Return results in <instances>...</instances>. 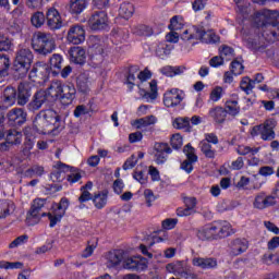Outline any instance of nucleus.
Returning <instances> with one entry per match:
<instances>
[{"label":"nucleus","instance_id":"obj_1","mask_svg":"<svg viewBox=\"0 0 279 279\" xmlns=\"http://www.w3.org/2000/svg\"><path fill=\"white\" fill-rule=\"evenodd\" d=\"M279 13L278 11L271 10H260L255 13V25L258 27V32H260L262 40H266V43H274L277 38H279V22H278Z\"/></svg>","mask_w":279,"mask_h":279},{"label":"nucleus","instance_id":"obj_2","mask_svg":"<svg viewBox=\"0 0 279 279\" xmlns=\"http://www.w3.org/2000/svg\"><path fill=\"white\" fill-rule=\"evenodd\" d=\"M64 88V84L62 81H53L50 86L44 90H38L34 94L33 100L26 106L29 112H36V110H40L44 104H53V101H58L62 95V90Z\"/></svg>","mask_w":279,"mask_h":279},{"label":"nucleus","instance_id":"obj_3","mask_svg":"<svg viewBox=\"0 0 279 279\" xmlns=\"http://www.w3.org/2000/svg\"><path fill=\"white\" fill-rule=\"evenodd\" d=\"M34 62V53L29 48H22L16 52L15 60L12 65V75L14 80H23L27 77L29 69Z\"/></svg>","mask_w":279,"mask_h":279},{"label":"nucleus","instance_id":"obj_4","mask_svg":"<svg viewBox=\"0 0 279 279\" xmlns=\"http://www.w3.org/2000/svg\"><path fill=\"white\" fill-rule=\"evenodd\" d=\"M54 167L56 170L50 173L52 182H64V180H68L70 184H75V182L82 180V174L75 167H71L62 161H58Z\"/></svg>","mask_w":279,"mask_h":279},{"label":"nucleus","instance_id":"obj_5","mask_svg":"<svg viewBox=\"0 0 279 279\" xmlns=\"http://www.w3.org/2000/svg\"><path fill=\"white\" fill-rule=\"evenodd\" d=\"M32 49L37 56H47L56 49V39L49 33L37 32L32 37Z\"/></svg>","mask_w":279,"mask_h":279},{"label":"nucleus","instance_id":"obj_6","mask_svg":"<svg viewBox=\"0 0 279 279\" xmlns=\"http://www.w3.org/2000/svg\"><path fill=\"white\" fill-rule=\"evenodd\" d=\"M276 121L274 119H268L259 125L253 126L251 131L252 136H260L262 141H274L276 138Z\"/></svg>","mask_w":279,"mask_h":279},{"label":"nucleus","instance_id":"obj_7","mask_svg":"<svg viewBox=\"0 0 279 279\" xmlns=\"http://www.w3.org/2000/svg\"><path fill=\"white\" fill-rule=\"evenodd\" d=\"M0 138H5V142L0 144V151H10V147L23 143V133L16 130L0 131Z\"/></svg>","mask_w":279,"mask_h":279},{"label":"nucleus","instance_id":"obj_8","mask_svg":"<svg viewBox=\"0 0 279 279\" xmlns=\"http://www.w3.org/2000/svg\"><path fill=\"white\" fill-rule=\"evenodd\" d=\"M45 120L48 125H50L51 134L58 136L62 130H64V122H62V117L56 112L53 109L41 110Z\"/></svg>","mask_w":279,"mask_h":279},{"label":"nucleus","instance_id":"obj_9","mask_svg":"<svg viewBox=\"0 0 279 279\" xmlns=\"http://www.w3.org/2000/svg\"><path fill=\"white\" fill-rule=\"evenodd\" d=\"M88 27L93 32H104L108 27V13L106 10L93 11L88 19Z\"/></svg>","mask_w":279,"mask_h":279},{"label":"nucleus","instance_id":"obj_10","mask_svg":"<svg viewBox=\"0 0 279 279\" xmlns=\"http://www.w3.org/2000/svg\"><path fill=\"white\" fill-rule=\"evenodd\" d=\"M69 198L62 197L58 204L53 205V215L51 213H48L50 228H56V226H58V223L62 221V217L66 215V210L69 209Z\"/></svg>","mask_w":279,"mask_h":279},{"label":"nucleus","instance_id":"obj_11","mask_svg":"<svg viewBox=\"0 0 279 279\" xmlns=\"http://www.w3.org/2000/svg\"><path fill=\"white\" fill-rule=\"evenodd\" d=\"M194 32L195 40H201V43H205L206 45H217L221 40V37L213 29L206 31L204 26H194Z\"/></svg>","mask_w":279,"mask_h":279},{"label":"nucleus","instance_id":"obj_12","mask_svg":"<svg viewBox=\"0 0 279 279\" xmlns=\"http://www.w3.org/2000/svg\"><path fill=\"white\" fill-rule=\"evenodd\" d=\"M167 271L169 274H173L174 276H178L179 278L184 279H195L197 276L191 271V269L186 268L184 266L183 262H174L170 263L166 266Z\"/></svg>","mask_w":279,"mask_h":279},{"label":"nucleus","instance_id":"obj_13","mask_svg":"<svg viewBox=\"0 0 279 279\" xmlns=\"http://www.w3.org/2000/svg\"><path fill=\"white\" fill-rule=\"evenodd\" d=\"M46 24L47 27L52 32L62 29V27H64V22H62V15H60V11L53 7L49 8L46 12Z\"/></svg>","mask_w":279,"mask_h":279},{"label":"nucleus","instance_id":"obj_14","mask_svg":"<svg viewBox=\"0 0 279 279\" xmlns=\"http://www.w3.org/2000/svg\"><path fill=\"white\" fill-rule=\"evenodd\" d=\"M184 100V92L179 88H172L163 94V105L166 108H175Z\"/></svg>","mask_w":279,"mask_h":279},{"label":"nucleus","instance_id":"obj_15","mask_svg":"<svg viewBox=\"0 0 279 279\" xmlns=\"http://www.w3.org/2000/svg\"><path fill=\"white\" fill-rule=\"evenodd\" d=\"M123 267L124 269H129V271H137L141 274V271H145L148 267L147 258L135 256V257H129L123 260Z\"/></svg>","mask_w":279,"mask_h":279},{"label":"nucleus","instance_id":"obj_16","mask_svg":"<svg viewBox=\"0 0 279 279\" xmlns=\"http://www.w3.org/2000/svg\"><path fill=\"white\" fill-rule=\"evenodd\" d=\"M68 43L72 45H82L86 40V31L83 25H72L66 35Z\"/></svg>","mask_w":279,"mask_h":279},{"label":"nucleus","instance_id":"obj_17","mask_svg":"<svg viewBox=\"0 0 279 279\" xmlns=\"http://www.w3.org/2000/svg\"><path fill=\"white\" fill-rule=\"evenodd\" d=\"M155 162L156 165H165L169 160V154H172L173 149L167 143H155Z\"/></svg>","mask_w":279,"mask_h":279},{"label":"nucleus","instance_id":"obj_18","mask_svg":"<svg viewBox=\"0 0 279 279\" xmlns=\"http://www.w3.org/2000/svg\"><path fill=\"white\" fill-rule=\"evenodd\" d=\"M196 236L201 241H219L217 232V221H214L198 229L196 232Z\"/></svg>","mask_w":279,"mask_h":279},{"label":"nucleus","instance_id":"obj_19","mask_svg":"<svg viewBox=\"0 0 279 279\" xmlns=\"http://www.w3.org/2000/svg\"><path fill=\"white\" fill-rule=\"evenodd\" d=\"M9 125H12L13 128H20L27 121V112L21 108L12 109L7 114Z\"/></svg>","mask_w":279,"mask_h":279},{"label":"nucleus","instance_id":"obj_20","mask_svg":"<svg viewBox=\"0 0 279 279\" xmlns=\"http://www.w3.org/2000/svg\"><path fill=\"white\" fill-rule=\"evenodd\" d=\"M76 95H77V89L75 88V85L64 84L63 89L61 92V96L59 97V100L61 101L62 106H71Z\"/></svg>","mask_w":279,"mask_h":279},{"label":"nucleus","instance_id":"obj_21","mask_svg":"<svg viewBox=\"0 0 279 279\" xmlns=\"http://www.w3.org/2000/svg\"><path fill=\"white\" fill-rule=\"evenodd\" d=\"M33 129L37 134H51V126L47 123L43 111L36 114L33 121Z\"/></svg>","mask_w":279,"mask_h":279},{"label":"nucleus","instance_id":"obj_22","mask_svg":"<svg viewBox=\"0 0 279 279\" xmlns=\"http://www.w3.org/2000/svg\"><path fill=\"white\" fill-rule=\"evenodd\" d=\"M86 8H88V0H70L65 5V10L72 14V16H80Z\"/></svg>","mask_w":279,"mask_h":279},{"label":"nucleus","instance_id":"obj_23","mask_svg":"<svg viewBox=\"0 0 279 279\" xmlns=\"http://www.w3.org/2000/svg\"><path fill=\"white\" fill-rule=\"evenodd\" d=\"M125 252L123 250L110 251L107 255V267L108 269H114L121 265Z\"/></svg>","mask_w":279,"mask_h":279},{"label":"nucleus","instance_id":"obj_24","mask_svg":"<svg viewBox=\"0 0 279 279\" xmlns=\"http://www.w3.org/2000/svg\"><path fill=\"white\" fill-rule=\"evenodd\" d=\"M70 62L74 64H86V50L80 46L71 47L69 50Z\"/></svg>","mask_w":279,"mask_h":279},{"label":"nucleus","instance_id":"obj_25","mask_svg":"<svg viewBox=\"0 0 279 279\" xmlns=\"http://www.w3.org/2000/svg\"><path fill=\"white\" fill-rule=\"evenodd\" d=\"M246 47L254 53H263L267 49V45H265L264 39L259 35L248 37L246 39Z\"/></svg>","mask_w":279,"mask_h":279},{"label":"nucleus","instance_id":"obj_26","mask_svg":"<svg viewBox=\"0 0 279 279\" xmlns=\"http://www.w3.org/2000/svg\"><path fill=\"white\" fill-rule=\"evenodd\" d=\"M216 232H218V240L228 239V236H232V234H234V229H232V225H230V222L226 220H217Z\"/></svg>","mask_w":279,"mask_h":279},{"label":"nucleus","instance_id":"obj_27","mask_svg":"<svg viewBox=\"0 0 279 279\" xmlns=\"http://www.w3.org/2000/svg\"><path fill=\"white\" fill-rule=\"evenodd\" d=\"M32 97V86L28 83H21L17 87V104L19 106H25Z\"/></svg>","mask_w":279,"mask_h":279},{"label":"nucleus","instance_id":"obj_28","mask_svg":"<svg viewBox=\"0 0 279 279\" xmlns=\"http://www.w3.org/2000/svg\"><path fill=\"white\" fill-rule=\"evenodd\" d=\"M274 196L265 194L264 192H260L256 195L255 201L253 203L254 208H257L258 210H264V208H269V206H274Z\"/></svg>","mask_w":279,"mask_h":279},{"label":"nucleus","instance_id":"obj_29","mask_svg":"<svg viewBox=\"0 0 279 279\" xmlns=\"http://www.w3.org/2000/svg\"><path fill=\"white\" fill-rule=\"evenodd\" d=\"M248 243L246 239L238 238L230 243L232 256H240L243 252H247Z\"/></svg>","mask_w":279,"mask_h":279},{"label":"nucleus","instance_id":"obj_30","mask_svg":"<svg viewBox=\"0 0 279 279\" xmlns=\"http://www.w3.org/2000/svg\"><path fill=\"white\" fill-rule=\"evenodd\" d=\"M208 116L215 121V123L221 124L226 123V117H228V113L223 107L216 106L209 109Z\"/></svg>","mask_w":279,"mask_h":279},{"label":"nucleus","instance_id":"obj_31","mask_svg":"<svg viewBox=\"0 0 279 279\" xmlns=\"http://www.w3.org/2000/svg\"><path fill=\"white\" fill-rule=\"evenodd\" d=\"M192 264L194 267H201V269H215L217 267V259L213 257H194Z\"/></svg>","mask_w":279,"mask_h":279},{"label":"nucleus","instance_id":"obj_32","mask_svg":"<svg viewBox=\"0 0 279 279\" xmlns=\"http://www.w3.org/2000/svg\"><path fill=\"white\" fill-rule=\"evenodd\" d=\"M45 204H47V198H37L34 201L28 215L33 219H37V221H40V211L43 208H45Z\"/></svg>","mask_w":279,"mask_h":279},{"label":"nucleus","instance_id":"obj_33","mask_svg":"<svg viewBox=\"0 0 279 279\" xmlns=\"http://www.w3.org/2000/svg\"><path fill=\"white\" fill-rule=\"evenodd\" d=\"M150 92H147L143 88H140V95L143 97V99L155 101V99H158V81L153 80L149 83Z\"/></svg>","mask_w":279,"mask_h":279},{"label":"nucleus","instance_id":"obj_34","mask_svg":"<svg viewBox=\"0 0 279 279\" xmlns=\"http://www.w3.org/2000/svg\"><path fill=\"white\" fill-rule=\"evenodd\" d=\"M95 54H92V61L94 64H101L104 62V58L112 51V48H105L101 45H95Z\"/></svg>","mask_w":279,"mask_h":279},{"label":"nucleus","instance_id":"obj_35","mask_svg":"<svg viewBox=\"0 0 279 279\" xmlns=\"http://www.w3.org/2000/svg\"><path fill=\"white\" fill-rule=\"evenodd\" d=\"M92 201L95 208H97L98 210L106 208V204H108V190L98 192L92 197Z\"/></svg>","mask_w":279,"mask_h":279},{"label":"nucleus","instance_id":"obj_36","mask_svg":"<svg viewBox=\"0 0 279 279\" xmlns=\"http://www.w3.org/2000/svg\"><path fill=\"white\" fill-rule=\"evenodd\" d=\"M64 62V59L60 53H54L49 59V66L50 70L54 75H59L60 71H62V63Z\"/></svg>","mask_w":279,"mask_h":279},{"label":"nucleus","instance_id":"obj_37","mask_svg":"<svg viewBox=\"0 0 279 279\" xmlns=\"http://www.w3.org/2000/svg\"><path fill=\"white\" fill-rule=\"evenodd\" d=\"M186 71V66L184 65H166L161 68L162 75H166V77H175V75H182Z\"/></svg>","mask_w":279,"mask_h":279},{"label":"nucleus","instance_id":"obj_38","mask_svg":"<svg viewBox=\"0 0 279 279\" xmlns=\"http://www.w3.org/2000/svg\"><path fill=\"white\" fill-rule=\"evenodd\" d=\"M10 57L5 54H0V83L3 82V77H8L10 71Z\"/></svg>","mask_w":279,"mask_h":279},{"label":"nucleus","instance_id":"obj_39","mask_svg":"<svg viewBox=\"0 0 279 279\" xmlns=\"http://www.w3.org/2000/svg\"><path fill=\"white\" fill-rule=\"evenodd\" d=\"M17 99V92L14 87H7L3 92V102L5 106H14Z\"/></svg>","mask_w":279,"mask_h":279},{"label":"nucleus","instance_id":"obj_40","mask_svg":"<svg viewBox=\"0 0 279 279\" xmlns=\"http://www.w3.org/2000/svg\"><path fill=\"white\" fill-rule=\"evenodd\" d=\"M133 15L134 4H132L131 2H123L119 8V16L128 21L129 19H132Z\"/></svg>","mask_w":279,"mask_h":279},{"label":"nucleus","instance_id":"obj_41","mask_svg":"<svg viewBox=\"0 0 279 279\" xmlns=\"http://www.w3.org/2000/svg\"><path fill=\"white\" fill-rule=\"evenodd\" d=\"M225 110L230 117H236L241 112V106L238 100L229 99L225 102Z\"/></svg>","mask_w":279,"mask_h":279},{"label":"nucleus","instance_id":"obj_42","mask_svg":"<svg viewBox=\"0 0 279 279\" xmlns=\"http://www.w3.org/2000/svg\"><path fill=\"white\" fill-rule=\"evenodd\" d=\"M14 203L5 199L0 201V219H5L11 213H14Z\"/></svg>","mask_w":279,"mask_h":279},{"label":"nucleus","instance_id":"obj_43","mask_svg":"<svg viewBox=\"0 0 279 279\" xmlns=\"http://www.w3.org/2000/svg\"><path fill=\"white\" fill-rule=\"evenodd\" d=\"M34 145H36V137L27 136L24 140L22 145V154L23 156H32V150L34 149Z\"/></svg>","mask_w":279,"mask_h":279},{"label":"nucleus","instance_id":"obj_44","mask_svg":"<svg viewBox=\"0 0 279 279\" xmlns=\"http://www.w3.org/2000/svg\"><path fill=\"white\" fill-rule=\"evenodd\" d=\"M111 36L117 40L118 43H124L130 38V32L125 28H113L111 31Z\"/></svg>","mask_w":279,"mask_h":279},{"label":"nucleus","instance_id":"obj_45","mask_svg":"<svg viewBox=\"0 0 279 279\" xmlns=\"http://www.w3.org/2000/svg\"><path fill=\"white\" fill-rule=\"evenodd\" d=\"M199 149L204 154L205 158H210L211 160L215 159L217 150L213 149V145L208 142L201 141Z\"/></svg>","mask_w":279,"mask_h":279},{"label":"nucleus","instance_id":"obj_46","mask_svg":"<svg viewBox=\"0 0 279 279\" xmlns=\"http://www.w3.org/2000/svg\"><path fill=\"white\" fill-rule=\"evenodd\" d=\"M184 27V17L182 15H174L170 20L169 31L178 32V29H182Z\"/></svg>","mask_w":279,"mask_h":279},{"label":"nucleus","instance_id":"obj_47","mask_svg":"<svg viewBox=\"0 0 279 279\" xmlns=\"http://www.w3.org/2000/svg\"><path fill=\"white\" fill-rule=\"evenodd\" d=\"M173 128H175V130H185V132H191V120L189 118H177L173 121Z\"/></svg>","mask_w":279,"mask_h":279},{"label":"nucleus","instance_id":"obj_48","mask_svg":"<svg viewBox=\"0 0 279 279\" xmlns=\"http://www.w3.org/2000/svg\"><path fill=\"white\" fill-rule=\"evenodd\" d=\"M45 21H47V15L40 11L35 12L31 17L32 25L37 28L43 27V25H45Z\"/></svg>","mask_w":279,"mask_h":279},{"label":"nucleus","instance_id":"obj_49","mask_svg":"<svg viewBox=\"0 0 279 279\" xmlns=\"http://www.w3.org/2000/svg\"><path fill=\"white\" fill-rule=\"evenodd\" d=\"M45 173V168L43 166H33L25 170L24 178H34V175H38V178H43Z\"/></svg>","mask_w":279,"mask_h":279},{"label":"nucleus","instance_id":"obj_50","mask_svg":"<svg viewBox=\"0 0 279 279\" xmlns=\"http://www.w3.org/2000/svg\"><path fill=\"white\" fill-rule=\"evenodd\" d=\"M183 154L186 156L185 160H189L190 162H197L198 157L195 154V148L191 144H186L183 147Z\"/></svg>","mask_w":279,"mask_h":279},{"label":"nucleus","instance_id":"obj_51","mask_svg":"<svg viewBox=\"0 0 279 279\" xmlns=\"http://www.w3.org/2000/svg\"><path fill=\"white\" fill-rule=\"evenodd\" d=\"M254 81L250 78L248 76H244L240 83V88L243 90L246 95H250V92L254 88Z\"/></svg>","mask_w":279,"mask_h":279},{"label":"nucleus","instance_id":"obj_52","mask_svg":"<svg viewBox=\"0 0 279 279\" xmlns=\"http://www.w3.org/2000/svg\"><path fill=\"white\" fill-rule=\"evenodd\" d=\"M225 90L221 86H215L209 94V101L217 102L223 97Z\"/></svg>","mask_w":279,"mask_h":279},{"label":"nucleus","instance_id":"obj_53","mask_svg":"<svg viewBox=\"0 0 279 279\" xmlns=\"http://www.w3.org/2000/svg\"><path fill=\"white\" fill-rule=\"evenodd\" d=\"M135 123L137 125V129L141 130V128H147V125H154V123H156V118L154 116H147L145 118L135 120Z\"/></svg>","mask_w":279,"mask_h":279},{"label":"nucleus","instance_id":"obj_54","mask_svg":"<svg viewBox=\"0 0 279 279\" xmlns=\"http://www.w3.org/2000/svg\"><path fill=\"white\" fill-rule=\"evenodd\" d=\"M158 32L154 31L151 26L148 25H140L137 27V35L138 36H157Z\"/></svg>","mask_w":279,"mask_h":279},{"label":"nucleus","instance_id":"obj_55","mask_svg":"<svg viewBox=\"0 0 279 279\" xmlns=\"http://www.w3.org/2000/svg\"><path fill=\"white\" fill-rule=\"evenodd\" d=\"M230 69L233 75H241L245 70V66L241 61H238L236 59H234L230 64Z\"/></svg>","mask_w":279,"mask_h":279},{"label":"nucleus","instance_id":"obj_56","mask_svg":"<svg viewBox=\"0 0 279 279\" xmlns=\"http://www.w3.org/2000/svg\"><path fill=\"white\" fill-rule=\"evenodd\" d=\"M183 204L185 208H190L193 213H197V198L193 196L183 197Z\"/></svg>","mask_w":279,"mask_h":279},{"label":"nucleus","instance_id":"obj_57","mask_svg":"<svg viewBox=\"0 0 279 279\" xmlns=\"http://www.w3.org/2000/svg\"><path fill=\"white\" fill-rule=\"evenodd\" d=\"M134 71H138V66H131L129 70V74L126 76L125 84H128L130 90L134 88V82H136V76L134 75Z\"/></svg>","mask_w":279,"mask_h":279},{"label":"nucleus","instance_id":"obj_58","mask_svg":"<svg viewBox=\"0 0 279 279\" xmlns=\"http://www.w3.org/2000/svg\"><path fill=\"white\" fill-rule=\"evenodd\" d=\"M236 153L239 156H247L251 154V156H254L255 154H258V148H251L250 146H239L236 148Z\"/></svg>","mask_w":279,"mask_h":279},{"label":"nucleus","instance_id":"obj_59","mask_svg":"<svg viewBox=\"0 0 279 279\" xmlns=\"http://www.w3.org/2000/svg\"><path fill=\"white\" fill-rule=\"evenodd\" d=\"M170 145H171L172 149H181L182 145H183L182 135H180V134L172 135V137L170 140Z\"/></svg>","mask_w":279,"mask_h":279},{"label":"nucleus","instance_id":"obj_60","mask_svg":"<svg viewBox=\"0 0 279 279\" xmlns=\"http://www.w3.org/2000/svg\"><path fill=\"white\" fill-rule=\"evenodd\" d=\"M163 230H173L178 226V218H167L161 223Z\"/></svg>","mask_w":279,"mask_h":279},{"label":"nucleus","instance_id":"obj_61","mask_svg":"<svg viewBox=\"0 0 279 279\" xmlns=\"http://www.w3.org/2000/svg\"><path fill=\"white\" fill-rule=\"evenodd\" d=\"M138 162V158H136L135 155H132L126 161L123 163L122 169L124 171H128V169H134L136 167V163Z\"/></svg>","mask_w":279,"mask_h":279},{"label":"nucleus","instance_id":"obj_62","mask_svg":"<svg viewBox=\"0 0 279 279\" xmlns=\"http://www.w3.org/2000/svg\"><path fill=\"white\" fill-rule=\"evenodd\" d=\"M133 179L140 182V184H147L148 175L143 171H134Z\"/></svg>","mask_w":279,"mask_h":279},{"label":"nucleus","instance_id":"obj_63","mask_svg":"<svg viewBox=\"0 0 279 279\" xmlns=\"http://www.w3.org/2000/svg\"><path fill=\"white\" fill-rule=\"evenodd\" d=\"M94 8L98 10H106L110 8V0H92Z\"/></svg>","mask_w":279,"mask_h":279},{"label":"nucleus","instance_id":"obj_64","mask_svg":"<svg viewBox=\"0 0 279 279\" xmlns=\"http://www.w3.org/2000/svg\"><path fill=\"white\" fill-rule=\"evenodd\" d=\"M191 215H195V211L189 207H178L177 216L178 217H191Z\"/></svg>","mask_w":279,"mask_h":279}]
</instances>
